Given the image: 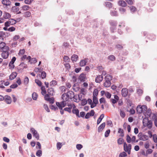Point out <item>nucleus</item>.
Instances as JSON below:
<instances>
[{
  "instance_id": "nucleus-1",
  "label": "nucleus",
  "mask_w": 157,
  "mask_h": 157,
  "mask_svg": "<svg viewBox=\"0 0 157 157\" xmlns=\"http://www.w3.org/2000/svg\"><path fill=\"white\" fill-rule=\"evenodd\" d=\"M143 124L144 127H147L149 129L151 128L152 126V123L151 120H149L148 118L145 117L143 119Z\"/></svg>"
},
{
  "instance_id": "nucleus-2",
  "label": "nucleus",
  "mask_w": 157,
  "mask_h": 157,
  "mask_svg": "<svg viewBox=\"0 0 157 157\" xmlns=\"http://www.w3.org/2000/svg\"><path fill=\"white\" fill-rule=\"evenodd\" d=\"M16 21L13 19H10L5 23V26L6 27H9L10 25H13L16 24Z\"/></svg>"
},
{
  "instance_id": "nucleus-3",
  "label": "nucleus",
  "mask_w": 157,
  "mask_h": 157,
  "mask_svg": "<svg viewBox=\"0 0 157 157\" xmlns=\"http://www.w3.org/2000/svg\"><path fill=\"white\" fill-rule=\"evenodd\" d=\"M65 95L67 96L70 99H72L75 97L74 93L72 91H69L67 94H63V96H64Z\"/></svg>"
},
{
  "instance_id": "nucleus-4",
  "label": "nucleus",
  "mask_w": 157,
  "mask_h": 157,
  "mask_svg": "<svg viewBox=\"0 0 157 157\" xmlns=\"http://www.w3.org/2000/svg\"><path fill=\"white\" fill-rule=\"evenodd\" d=\"M30 130L33 133V136L35 137L37 140L39 139V134L38 133L37 131L33 128H31Z\"/></svg>"
},
{
  "instance_id": "nucleus-5",
  "label": "nucleus",
  "mask_w": 157,
  "mask_h": 157,
  "mask_svg": "<svg viewBox=\"0 0 157 157\" xmlns=\"http://www.w3.org/2000/svg\"><path fill=\"white\" fill-rule=\"evenodd\" d=\"M4 100L8 104H10L11 103V97L8 95H6L4 97Z\"/></svg>"
},
{
  "instance_id": "nucleus-6",
  "label": "nucleus",
  "mask_w": 157,
  "mask_h": 157,
  "mask_svg": "<svg viewBox=\"0 0 157 157\" xmlns=\"http://www.w3.org/2000/svg\"><path fill=\"white\" fill-rule=\"evenodd\" d=\"M95 114V112L93 110H91L90 113H87L85 116L86 119H88L90 116H93Z\"/></svg>"
},
{
  "instance_id": "nucleus-7",
  "label": "nucleus",
  "mask_w": 157,
  "mask_h": 157,
  "mask_svg": "<svg viewBox=\"0 0 157 157\" xmlns=\"http://www.w3.org/2000/svg\"><path fill=\"white\" fill-rule=\"evenodd\" d=\"M128 94V90L126 88H123L121 90V94L123 97H126Z\"/></svg>"
},
{
  "instance_id": "nucleus-8",
  "label": "nucleus",
  "mask_w": 157,
  "mask_h": 157,
  "mask_svg": "<svg viewBox=\"0 0 157 157\" xmlns=\"http://www.w3.org/2000/svg\"><path fill=\"white\" fill-rule=\"evenodd\" d=\"M88 60V59H85L81 60L79 63V65L81 67L85 66L86 65Z\"/></svg>"
},
{
  "instance_id": "nucleus-9",
  "label": "nucleus",
  "mask_w": 157,
  "mask_h": 157,
  "mask_svg": "<svg viewBox=\"0 0 157 157\" xmlns=\"http://www.w3.org/2000/svg\"><path fill=\"white\" fill-rule=\"evenodd\" d=\"M103 79L102 76L101 75H99L95 79V82L97 83H100L101 82Z\"/></svg>"
},
{
  "instance_id": "nucleus-10",
  "label": "nucleus",
  "mask_w": 157,
  "mask_h": 157,
  "mask_svg": "<svg viewBox=\"0 0 157 157\" xmlns=\"http://www.w3.org/2000/svg\"><path fill=\"white\" fill-rule=\"evenodd\" d=\"M2 4L6 6H10L11 4V2L9 0H2Z\"/></svg>"
},
{
  "instance_id": "nucleus-11",
  "label": "nucleus",
  "mask_w": 157,
  "mask_h": 157,
  "mask_svg": "<svg viewBox=\"0 0 157 157\" xmlns=\"http://www.w3.org/2000/svg\"><path fill=\"white\" fill-rule=\"evenodd\" d=\"M105 125V122H104L101 124L98 127V132H101L104 128Z\"/></svg>"
},
{
  "instance_id": "nucleus-12",
  "label": "nucleus",
  "mask_w": 157,
  "mask_h": 157,
  "mask_svg": "<svg viewBox=\"0 0 157 157\" xmlns=\"http://www.w3.org/2000/svg\"><path fill=\"white\" fill-rule=\"evenodd\" d=\"M8 52H3L2 53V56L4 59H7L9 56Z\"/></svg>"
},
{
  "instance_id": "nucleus-13",
  "label": "nucleus",
  "mask_w": 157,
  "mask_h": 157,
  "mask_svg": "<svg viewBox=\"0 0 157 157\" xmlns=\"http://www.w3.org/2000/svg\"><path fill=\"white\" fill-rule=\"evenodd\" d=\"M85 75L84 73H82L79 77V79L81 82H84L85 79Z\"/></svg>"
},
{
  "instance_id": "nucleus-14",
  "label": "nucleus",
  "mask_w": 157,
  "mask_h": 157,
  "mask_svg": "<svg viewBox=\"0 0 157 157\" xmlns=\"http://www.w3.org/2000/svg\"><path fill=\"white\" fill-rule=\"evenodd\" d=\"M17 75V73L16 72H13L10 76L9 78L11 80H13L16 77Z\"/></svg>"
},
{
  "instance_id": "nucleus-15",
  "label": "nucleus",
  "mask_w": 157,
  "mask_h": 157,
  "mask_svg": "<svg viewBox=\"0 0 157 157\" xmlns=\"http://www.w3.org/2000/svg\"><path fill=\"white\" fill-rule=\"evenodd\" d=\"M47 92L48 94L51 96H53L54 93V89L52 88H49Z\"/></svg>"
},
{
  "instance_id": "nucleus-16",
  "label": "nucleus",
  "mask_w": 157,
  "mask_h": 157,
  "mask_svg": "<svg viewBox=\"0 0 157 157\" xmlns=\"http://www.w3.org/2000/svg\"><path fill=\"white\" fill-rule=\"evenodd\" d=\"M136 111L138 113L140 114L143 113L142 108L141 105H138L136 108Z\"/></svg>"
},
{
  "instance_id": "nucleus-17",
  "label": "nucleus",
  "mask_w": 157,
  "mask_h": 157,
  "mask_svg": "<svg viewBox=\"0 0 157 157\" xmlns=\"http://www.w3.org/2000/svg\"><path fill=\"white\" fill-rule=\"evenodd\" d=\"M118 4L119 6L122 7H125L127 5L125 2L123 0L119 1H118Z\"/></svg>"
},
{
  "instance_id": "nucleus-18",
  "label": "nucleus",
  "mask_w": 157,
  "mask_h": 157,
  "mask_svg": "<svg viewBox=\"0 0 157 157\" xmlns=\"http://www.w3.org/2000/svg\"><path fill=\"white\" fill-rule=\"evenodd\" d=\"M3 17L6 19H8L11 17V15L8 13L5 12L3 15Z\"/></svg>"
},
{
  "instance_id": "nucleus-19",
  "label": "nucleus",
  "mask_w": 157,
  "mask_h": 157,
  "mask_svg": "<svg viewBox=\"0 0 157 157\" xmlns=\"http://www.w3.org/2000/svg\"><path fill=\"white\" fill-rule=\"evenodd\" d=\"M105 79L106 81L110 82V81L112 79V76L110 75H108L105 76Z\"/></svg>"
},
{
  "instance_id": "nucleus-20",
  "label": "nucleus",
  "mask_w": 157,
  "mask_h": 157,
  "mask_svg": "<svg viewBox=\"0 0 157 157\" xmlns=\"http://www.w3.org/2000/svg\"><path fill=\"white\" fill-rule=\"evenodd\" d=\"M72 113L74 114H75L78 117H80V116L79 115V110L78 109H73L72 111Z\"/></svg>"
},
{
  "instance_id": "nucleus-21",
  "label": "nucleus",
  "mask_w": 157,
  "mask_h": 157,
  "mask_svg": "<svg viewBox=\"0 0 157 157\" xmlns=\"http://www.w3.org/2000/svg\"><path fill=\"white\" fill-rule=\"evenodd\" d=\"M78 58V56L76 55H73L71 57V59L73 62H76Z\"/></svg>"
},
{
  "instance_id": "nucleus-22",
  "label": "nucleus",
  "mask_w": 157,
  "mask_h": 157,
  "mask_svg": "<svg viewBox=\"0 0 157 157\" xmlns=\"http://www.w3.org/2000/svg\"><path fill=\"white\" fill-rule=\"evenodd\" d=\"M110 14L112 16H118V14L116 10H111Z\"/></svg>"
},
{
  "instance_id": "nucleus-23",
  "label": "nucleus",
  "mask_w": 157,
  "mask_h": 157,
  "mask_svg": "<svg viewBox=\"0 0 157 157\" xmlns=\"http://www.w3.org/2000/svg\"><path fill=\"white\" fill-rule=\"evenodd\" d=\"M104 115L103 114H102L100 115L99 118L98 119L97 122V124H98L101 121L102 119L104 118Z\"/></svg>"
},
{
  "instance_id": "nucleus-24",
  "label": "nucleus",
  "mask_w": 157,
  "mask_h": 157,
  "mask_svg": "<svg viewBox=\"0 0 157 157\" xmlns=\"http://www.w3.org/2000/svg\"><path fill=\"white\" fill-rule=\"evenodd\" d=\"M148 139V137L146 135H143L140 137L139 139L140 140L145 141L147 140Z\"/></svg>"
},
{
  "instance_id": "nucleus-25",
  "label": "nucleus",
  "mask_w": 157,
  "mask_h": 157,
  "mask_svg": "<svg viewBox=\"0 0 157 157\" xmlns=\"http://www.w3.org/2000/svg\"><path fill=\"white\" fill-rule=\"evenodd\" d=\"M5 33L3 32H0V41H3L4 40L3 37L5 35Z\"/></svg>"
},
{
  "instance_id": "nucleus-26",
  "label": "nucleus",
  "mask_w": 157,
  "mask_h": 157,
  "mask_svg": "<svg viewBox=\"0 0 157 157\" xmlns=\"http://www.w3.org/2000/svg\"><path fill=\"white\" fill-rule=\"evenodd\" d=\"M19 10V7H18L16 6H14L12 7V10L14 13L17 12Z\"/></svg>"
},
{
  "instance_id": "nucleus-27",
  "label": "nucleus",
  "mask_w": 157,
  "mask_h": 157,
  "mask_svg": "<svg viewBox=\"0 0 157 157\" xmlns=\"http://www.w3.org/2000/svg\"><path fill=\"white\" fill-rule=\"evenodd\" d=\"M109 23L111 26L113 27H116L117 24V21L113 20H110Z\"/></svg>"
},
{
  "instance_id": "nucleus-28",
  "label": "nucleus",
  "mask_w": 157,
  "mask_h": 157,
  "mask_svg": "<svg viewBox=\"0 0 157 157\" xmlns=\"http://www.w3.org/2000/svg\"><path fill=\"white\" fill-rule=\"evenodd\" d=\"M41 93L43 95H44L46 93V91L44 86H41Z\"/></svg>"
},
{
  "instance_id": "nucleus-29",
  "label": "nucleus",
  "mask_w": 157,
  "mask_h": 157,
  "mask_svg": "<svg viewBox=\"0 0 157 157\" xmlns=\"http://www.w3.org/2000/svg\"><path fill=\"white\" fill-rule=\"evenodd\" d=\"M111 85L110 82H108L105 81L104 83V86L105 87H108L110 86Z\"/></svg>"
},
{
  "instance_id": "nucleus-30",
  "label": "nucleus",
  "mask_w": 157,
  "mask_h": 157,
  "mask_svg": "<svg viewBox=\"0 0 157 157\" xmlns=\"http://www.w3.org/2000/svg\"><path fill=\"white\" fill-rule=\"evenodd\" d=\"M29 8V6L28 5H24L21 7L22 10L24 11L27 10Z\"/></svg>"
},
{
  "instance_id": "nucleus-31",
  "label": "nucleus",
  "mask_w": 157,
  "mask_h": 157,
  "mask_svg": "<svg viewBox=\"0 0 157 157\" xmlns=\"http://www.w3.org/2000/svg\"><path fill=\"white\" fill-rule=\"evenodd\" d=\"M131 144H129L128 146H127L125 148L124 147V150L125 151H127L128 150H131Z\"/></svg>"
},
{
  "instance_id": "nucleus-32",
  "label": "nucleus",
  "mask_w": 157,
  "mask_h": 157,
  "mask_svg": "<svg viewBox=\"0 0 157 157\" xmlns=\"http://www.w3.org/2000/svg\"><path fill=\"white\" fill-rule=\"evenodd\" d=\"M108 59L111 61H113L115 60L116 58L114 56L111 55L108 56Z\"/></svg>"
},
{
  "instance_id": "nucleus-33",
  "label": "nucleus",
  "mask_w": 157,
  "mask_h": 157,
  "mask_svg": "<svg viewBox=\"0 0 157 157\" xmlns=\"http://www.w3.org/2000/svg\"><path fill=\"white\" fill-rule=\"evenodd\" d=\"M105 4L106 7H109V8H111L112 7V3L110 2H106Z\"/></svg>"
},
{
  "instance_id": "nucleus-34",
  "label": "nucleus",
  "mask_w": 157,
  "mask_h": 157,
  "mask_svg": "<svg viewBox=\"0 0 157 157\" xmlns=\"http://www.w3.org/2000/svg\"><path fill=\"white\" fill-rule=\"evenodd\" d=\"M118 132L121 133L120 136L121 137H123L124 136V134L123 130L121 128H119L118 129Z\"/></svg>"
},
{
  "instance_id": "nucleus-35",
  "label": "nucleus",
  "mask_w": 157,
  "mask_h": 157,
  "mask_svg": "<svg viewBox=\"0 0 157 157\" xmlns=\"http://www.w3.org/2000/svg\"><path fill=\"white\" fill-rule=\"evenodd\" d=\"M37 94L36 93L34 92L33 93L32 97L34 100H36L37 98Z\"/></svg>"
},
{
  "instance_id": "nucleus-36",
  "label": "nucleus",
  "mask_w": 157,
  "mask_h": 157,
  "mask_svg": "<svg viewBox=\"0 0 157 157\" xmlns=\"http://www.w3.org/2000/svg\"><path fill=\"white\" fill-rule=\"evenodd\" d=\"M42 155V151L41 150H38L36 153V155L38 157H40Z\"/></svg>"
},
{
  "instance_id": "nucleus-37",
  "label": "nucleus",
  "mask_w": 157,
  "mask_h": 157,
  "mask_svg": "<svg viewBox=\"0 0 157 157\" xmlns=\"http://www.w3.org/2000/svg\"><path fill=\"white\" fill-rule=\"evenodd\" d=\"M25 17H29L31 15V13L29 11H26L24 13Z\"/></svg>"
},
{
  "instance_id": "nucleus-38",
  "label": "nucleus",
  "mask_w": 157,
  "mask_h": 157,
  "mask_svg": "<svg viewBox=\"0 0 157 157\" xmlns=\"http://www.w3.org/2000/svg\"><path fill=\"white\" fill-rule=\"evenodd\" d=\"M29 82V79L28 77H25L24 79V83L25 85L27 84Z\"/></svg>"
},
{
  "instance_id": "nucleus-39",
  "label": "nucleus",
  "mask_w": 157,
  "mask_h": 157,
  "mask_svg": "<svg viewBox=\"0 0 157 157\" xmlns=\"http://www.w3.org/2000/svg\"><path fill=\"white\" fill-rule=\"evenodd\" d=\"M35 82L39 86H42V82H41L38 79H35Z\"/></svg>"
},
{
  "instance_id": "nucleus-40",
  "label": "nucleus",
  "mask_w": 157,
  "mask_h": 157,
  "mask_svg": "<svg viewBox=\"0 0 157 157\" xmlns=\"http://www.w3.org/2000/svg\"><path fill=\"white\" fill-rule=\"evenodd\" d=\"M124 141V140L123 138H119L117 140V143L119 144H121Z\"/></svg>"
},
{
  "instance_id": "nucleus-41",
  "label": "nucleus",
  "mask_w": 157,
  "mask_h": 157,
  "mask_svg": "<svg viewBox=\"0 0 157 157\" xmlns=\"http://www.w3.org/2000/svg\"><path fill=\"white\" fill-rule=\"evenodd\" d=\"M153 150L151 149H148L147 150L146 154H144V155L147 156L148 154H150L152 152Z\"/></svg>"
},
{
  "instance_id": "nucleus-42",
  "label": "nucleus",
  "mask_w": 157,
  "mask_h": 157,
  "mask_svg": "<svg viewBox=\"0 0 157 157\" xmlns=\"http://www.w3.org/2000/svg\"><path fill=\"white\" fill-rule=\"evenodd\" d=\"M87 103V101L86 99H82L81 101V104L82 106L86 105Z\"/></svg>"
},
{
  "instance_id": "nucleus-43",
  "label": "nucleus",
  "mask_w": 157,
  "mask_h": 157,
  "mask_svg": "<svg viewBox=\"0 0 157 157\" xmlns=\"http://www.w3.org/2000/svg\"><path fill=\"white\" fill-rule=\"evenodd\" d=\"M57 84V82L56 80H53L50 83V85L51 86H55Z\"/></svg>"
},
{
  "instance_id": "nucleus-44",
  "label": "nucleus",
  "mask_w": 157,
  "mask_h": 157,
  "mask_svg": "<svg viewBox=\"0 0 157 157\" xmlns=\"http://www.w3.org/2000/svg\"><path fill=\"white\" fill-rule=\"evenodd\" d=\"M143 113H145L147 110V106L145 105H143L141 106Z\"/></svg>"
},
{
  "instance_id": "nucleus-45",
  "label": "nucleus",
  "mask_w": 157,
  "mask_h": 157,
  "mask_svg": "<svg viewBox=\"0 0 157 157\" xmlns=\"http://www.w3.org/2000/svg\"><path fill=\"white\" fill-rule=\"evenodd\" d=\"M98 94V91L97 89H95L93 93V96L97 97Z\"/></svg>"
},
{
  "instance_id": "nucleus-46",
  "label": "nucleus",
  "mask_w": 157,
  "mask_h": 157,
  "mask_svg": "<svg viewBox=\"0 0 157 157\" xmlns=\"http://www.w3.org/2000/svg\"><path fill=\"white\" fill-rule=\"evenodd\" d=\"M62 97L63 101H67L68 100V99L69 98V97H67V96L65 95L64 96H63V94L62 95Z\"/></svg>"
},
{
  "instance_id": "nucleus-47",
  "label": "nucleus",
  "mask_w": 157,
  "mask_h": 157,
  "mask_svg": "<svg viewBox=\"0 0 157 157\" xmlns=\"http://www.w3.org/2000/svg\"><path fill=\"white\" fill-rule=\"evenodd\" d=\"M41 78L42 79L45 78L46 76V73L45 71H44L41 72Z\"/></svg>"
},
{
  "instance_id": "nucleus-48",
  "label": "nucleus",
  "mask_w": 157,
  "mask_h": 157,
  "mask_svg": "<svg viewBox=\"0 0 157 157\" xmlns=\"http://www.w3.org/2000/svg\"><path fill=\"white\" fill-rule=\"evenodd\" d=\"M127 155L126 153L124 152H123L120 154L119 157H124L127 156Z\"/></svg>"
},
{
  "instance_id": "nucleus-49",
  "label": "nucleus",
  "mask_w": 157,
  "mask_h": 157,
  "mask_svg": "<svg viewBox=\"0 0 157 157\" xmlns=\"http://www.w3.org/2000/svg\"><path fill=\"white\" fill-rule=\"evenodd\" d=\"M2 41L0 42V48L2 49L6 45L5 43Z\"/></svg>"
},
{
  "instance_id": "nucleus-50",
  "label": "nucleus",
  "mask_w": 157,
  "mask_h": 157,
  "mask_svg": "<svg viewBox=\"0 0 157 157\" xmlns=\"http://www.w3.org/2000/svg\"><path fill=\"white\" fill-rule=\"evenodd\" d=\"M105 95L107 98H111V95L108 92H106L105 93Z\"/></svg>"
},
{
  "instance_id": "nucleus-51",
  "label": "nucleus",
  "mask_w": 157,
  "mask_h": 157,
  "mask_svg": "<svg viewBox=\"0 0 157 157\" xmlns=\"http://www.w3.org/2000/svg\"><path fill=\"white\" fill-rule=\"evenodd\" d=\"M59 89L62 92V93L65 92L66 90V87L64 86L60 87Z\"/></svg>"
},
{
  "instance_id": "nucleus-52",
  "label": "nucleus",
  "mask_w": 157,
  "mask_h": 157,
  "mask_svg": "<svg viewBox=\"0 0 157 157\" xmlns=\"http://www.w3.org/2000/svg\"><path fill=\"white\" fill-rule=\"evenodd\" d=\"M93 102L96 104H97L98 103V100L96 96H93Z\"/></svg>"
},
{
  "instance_id": "nucleus-53",
  "label": "nucleus",
  "mask_w": 157,
  "mask_h": 157,
  "mask_svg": "<svg viewBox=\"0 0 157 157\" xmlns=\"http://www.w3.org/2000/svg\"><path fill=\"white\" fill-rule=\"evenodd\" d=\"M44 107L45 110H46L48 112H50V109L48 108V105L46 104H44Z\"/></svg>"
},
{
  "instance_id": "nucleus-54",
  "label": "nucleus",
  "mask_w": 157,
  "mask_h": 157,
  "mask_svg": "<svg viewBox=\"0 0 157 157\" xmlns=\"http://www.w3.org/2000/svg\"><path fill=\"white\" fill-rule=\"evenodd\" d=\"M126 141L128 143H130L131 142V138L128 135L127 136Z\"/></svg>"
},
{
  "instance_id": "nucleus-55",
  "label": "nucleus",
  "mask_w": 157,
  "mask_h": 157,
  "mask_svg": "<svg viewBox=\"0 0 157 157\" xmlns=\"http://www.w3.org/2000/svg\"><path fill=\"white\" fill-rule=\"evenodd\" d=\"M34 0H25V3L27 4H30Z\"/></svg>"
},
{
  "instance_id": "nucleus-56",
  "label": "nucleus",
  "mask_w": 157,
  "mask_h": 157,
  "mask_svg": "<svg viewBox=\"0 0 157 157\" xmlns=\"http://www.w3.org/2000/svg\"><path fill=\"white\" fill-rule=\"evenodd\" d=\"M110 131L109 129L107 130L105 132V136L107 137L108 136L109 134L110 133Z\"/></svg>"
},
{
  "instance_id": "nucleus-57",
  "label": "nucleus",
  "mask_w": 157,
  "mask_h": 157,
  "mask_svg": "<svg viewBox=\"0 0 157 157\" xmlns=\"http://www.w3.org/2000/svg\"><path fill=\"white\" fill-rule=\"evenodd\" d=\"M146 111L147 115V116L150 117L151 116V110L150 109H148V110H147Z\"/></svg>"
},
{
  "instance_id": "nucleus-58",
  "label": "nucleus",
  "mask_w": 157,
  "mask_h": 157,
  "mask_svg": "<svg viewBox=\"0 0 157 157\" xmlns=\"http://www.w3.org/2000/svg\"><path fill=\"white\" fill-rule=\"evenodd\" d=\"M120 115L123 118H124L125 116L124 112L121 110H120Z\"/></svg>"
},
{
  "instance_id": "nucleus-59",
  "label": "nucleus",
  "mask_w": 157,
  "mask_h": 157,
  "mask_svg": "<svg viewBox=\"0 0 157 157\" xmlns=\"http://www.w3.org/2000/svg\"><path fill=\"white\" fill-rule=\"evenodd\" d=\"M56 105L57 106H58L59 108V109L60 110L62 109V107L61 105V103H60L59 102H56Z\"/></svg>"
},
{
  "instance_id": "nucleus-60",
  "label": "nucleus",
  "mask_w": 157,
  "mask_h": 157,
  "mask_svg": "<svg viewBox=\"0 0 157 157\" xmlns=\"http://www.w3.org/2000/svg\"><path fill=\"white\" fill-rule=\"evenodd\" d=\"M76 147L77 149L80 150L82 148L83 146L81 144H77L76 146Z\"/></svg>"
},
{
  "instance_id": "nucleus-61",
  "label": "nucleus",
  "mask_w": 157,
  "mask_h": 157,
  "mask_svg": "<svg viewBox=\"0 0 157 157\" xmlns=\"http://www.w3.org/2000/svg\"><path fill=\"white\" fill-rule=\"evenodd\" d=\"M9 48L7 46H5L3 48V52H8L7 51L9 50Z\"/></svg>"
},
{
  "instance_id": "nucleus-62",
  "label": "nucleus",
  "mask_w": 157,
  "mask_h": 157,
  "mask_svg": "<svg viewBox=\"0 0 157 157\" xmlns=\"http://www.w3.org/2000/svg\"><path fill=\"white\" fill-rule=\"evenodd\" d=\"M63 59L66 62H69L70 60V59L69 57L67 56H65L63 57Z\"/></svg>"
},
{
  "instance_id": "nucleus-63",
  "label": "nucleus",
  "mask_w": 157,
  "mask_h": 157,
  "mask_svg": "<svg viewBox=\"0 0 157 157\" xmlns=\"http://www.w3.org/2000/svg\"><path fill=\"white\" fill-rule=\"evenodd\" d=\"M16 60V58H15V57H13L12 59H11V61L10 62V64H13Z\"/></svg>"
},
{
  "instance_id": "nucleus-64",
  "label": "nucleus",
  "mask_w": 157,
  "mask_h": 157,
  "mask_svg": "<svg viewBox=\"0 0 157 157\" xmlns=\"http://www.w3.org/2000/svg\"><path fill=\"white\" fill-rule=\"evenodd\" d=\"M37 61V60L36 58H33L31 60V63H35Z\"/></svg>"
}]
</instances>
